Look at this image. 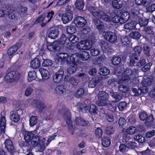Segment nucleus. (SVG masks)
<instances>
[{"mask_svg":"<svg viewBox=\"0 0 155 155\" xmlns=\"http://www.w3.org/2000/svg\"><path fill=\"white\" fill-rule=\"evenodd\" d=\"M91 15L95 18H97L100 20L107 22H111V17L104 11L95 7H92L90 10Z\"/></svg>","mask_w":155,"mask_h":155,"instance_id":"1","label":"nucleus"},{"mask_svg":"<svg viewBox=\"0 0 155 155\" xmlns=\"http://www.w3.org/2000/svg\"><path fill=\"white\" fill-rule=\"evenodd\" d=\"M31 142V143L34 146L37 147V151H42L45 148V141L44 140L39 141V138L37 136H34Z\"/></svg>","mask_w":155,"mask_h":155,"instance_id":"2","label":"nucleus"},{"mask_svg":"<svg viewBox=\"0 0 155 155\" xmlns=\"http://www.w3.org/2000/svg\"><path fill=\"white\" fill-rule=\"evenodd\" d=\"M21 74L17 71H12L8 73L5 77V80L7 82L16 81L20 77Z\"/></svg>","mask_w":155,"mask_h":155,"instance_id":"3","label":"nucleus"},{"mask_svg":"<svg viewBox=\"0 0 155 155\" xmlns=\"http://www.w3.org/2000/svg\"><path fill=\"white\" fill-rule=\"evenodd\" d=\"M103 36L105 39L110 43L115 42L117 40V36L116 34L110 31L104 32Z\"/></svg>","mask_w":155,"mask_h":155,"instance_id":"4","label":"nucleus"},{"mask_svg":"<svg viewBox=\"0 0 155 155\" xmlns=\"http://www.w3.org/2000/svg\"><path fill=\"white\" fill-rule=\"evenodd\" d=\"M148 89L146 87H143L142 88H133L131 93L133 96H137L143 94L147 92Z\"/></svg>","mask_w":155,"mask_h":155,"instance_id":"5","label":"nucleus"},{"mask_svg":"<svg viewBox=\"0 0 155 155\" xmlns=\"http://www.w3.org/2000/svg\"><path fill=\"white\" fill-rule=\"evenodd\" d=\"M74 23L77 27L81 28L85 26L87 22L86 20L84 17L78 16L74 19Z\"/></svg>","mask_w":155,"mask_h":155,"instance_id":"6","label":"nucleus"},{"mask_svg":"<svg viewBox=\"0 0 155 155\" xmlns=\"http://www.w3.org/2000/svg\"><path fill=\"white\" fill-rule=\"evenodd\" d=\"M77 48L81 50H87L90 49L91 45L89 42L86 41H82L77 44Z\"/></svg>","mask_w":155,"mask_h":155,"instance_id":"7","label":"nucleus"},{"mask_svg":"<svg viewBox=\"0 0 155 155\" xmlns=\"http://www.w3.org/2000/svg\"><path fill=\"white\" fill-rule=\"evenodd\" d=\"M5 147L7 150L11 153L15 152V149L11 140L9 139H6L5 141Z\"/></svg>","mask_w":155,"mask_h":155,"instance_id":"8","label":"nucleus"},{"mask_svg":"<svg viewBox=\"0 0 155 155\" xmlns=\"http://www.w3.org/2000/svg\"><path fill=\"white\" fill-rule=\"evenodd\" d=\"M64 73L63 69L61 68L53 77L54 81L56 83L60 82L62 80Z\"/></svg>","mask_w":155,"mask_h":155,"instance_id":"9","label":"nucleus"},{"mask_svg":"<svg viewBox=\"0 0 155 155\" xmlns=\"http://www.w3.org/2000/svg\"><path fill=\"white\" fill-rule=\"evenodd\" d=\"M94 24L96 26V28L99 31H102L104 28V23L97 18H95L92 19Z\"/></svg>","mask_w":155,"mask_h":155,"instance_id":"10","label":"nucleus"},{"mask_svg":"<svg viewBox=\"0 0 155 155\" xmlns=\"http://www.w3.org/2000/svg\"><path fill=\"white\" fill-rule=\"evenodd\" d=\"M58 112L61 114L66 120L71 118L70 117L71 114L69 110L65 107H62L61 109L59 110Z\"/></svg>","mask_w":155,"mask_h":155,"instance_id":"11","label":"nucleus"},{"mask_svg":"<svg viewBox=\"0 0 155 155\" xmlns=\"http://www.w3.org/2000/svg\"><path fill=\"white\" fill-rule=\"evenodd\" d=\"M102 77L100 76V77H96L90 80L88 82V86L89 88H94L97 85L100 83L101 78Z\"/></svg>","mask_w":155,"mask_h":155,"instance_id":"12","label":"nucleus"},{"mask_svg":"<svg viewBox=\"0 0 155 155\" xmlns=\"http://www.w3.org/2000/svg\"><path fill=\"white\" fill-rule=\"evenodd\" d=\"M129 58L127 62L128 65L130 67L137 66V61L138 60V58L130 54L129 56Z\"/></svg>","mask_w":155,"mask_h":155,"instance_id":"13","label":"nucleus"},{"mask_svg":"<svg viewBox=\"0 0 155 155\" xmlns=\"http://www.w3.org/2000/svg\"><path fill=\"white\" fill-rule=\"evenodd\" d=\"M58 56L61 58V64L65 63L70 64V62L69 60V54L67 53H60L58 54Z\"/></svg>","mask_w":155,"mask_h":155,"instance_id":"14","label":"nucleus"},{"mask_svg":"<svg viewBox=\"0 0 155 155\" xmlns=\"http://www.w3.org/2000/svg\"><path fill=\"white\" fill-rule=\"evenodd\" d=\"M121 70L124 71L123 74L125 75H127L131 77V76L133 74L134 76H136L137 75L138 70L135 69H134V71L132 70L127 68L126 69H124V68H122Z\"/></svg>","mask_w":155,"mask_h":155,"instance_id":"15","label":"nucleus"},{"mask_svg":"<svg viewBox=\"0 0 155 155\" xmlns=\"http://www.w3.org/2000/svg\"><path fill=\"white\" fill-rule=\"evenodd\" d=\"M73 18L72 13H65L62 15L61 19L64 24H66L71 21Z\"/></svg>","mask_w":155,"mask_h":155,"instance_id":"16","label":"nucleus"},{"mask_svg":"<svg viewBox=\"0 0 155 155\" xmlns=\"http://www.w3.org/2000/svg\"><path fill=\"white\" fill-rule=\"evenodd\" d=\"M75 122L76 125L83 126H87L89 124L88 121L85 120L81 117H77L75 120Z\"/></svg>","mask_w":155,"mask_h":155,"instance_id":"17","label":"nucleus"},{"mask_svg":"<svg viewBox=\"0 0 155 155\" xmlns=\"http://www.w3.org/2000/svg\"><path fill=\"white\" fill-rule=\"evenodd\" d=\"M47 48L51 51L55 52L60 49V46L55 41L50 43L49 45H48L47 46Z\"/></svg>","mask_w":155,"mask_h":155,"instance_id":"18","label":"nucleus"},{"mask_svg":"<svg viewBox=\"0 0 155 155\" xmlns=\"http://www.w3.org/2000/svg\"><path fill=\"white\" fill-rule=\"evenodd\" d=\"M64 81L67 83H69L72 86H75L77 85L78 82L75 78L68 76H66L64 78Z\"/></svg>","mask_w":155,"mask_h":155,"instance_id":"19","label":"nucleus"},{"mask_svg":"<svg viewBox=\"0 0 155 155\" xmlns=\"http://www.w3.org/2000/svg\"><path fill=\"white\" fill-rule=\"evenodd\" d=\"M10 117L11 120L15 122H18L20 120V116L17 112L15 110H12L10 113Z\"/></svg>","mask_w":155,"mask_h":155,"instance_id":"20","label":"nucleus"},{"mask_svg":"<svg viewBox=\"0 0 155 155\" xmlns=\"http://www.w3.org/2000/svg\"><path fill=\"white\" fill-rule=\"evenodd\" d=\"M111 15V22L115 23H117L119 22L121 24V18L120 15L112 13Z\"/></svg>","mask_w":155,"mask_h":155,"instance_id":"21","label":"nucleus"},{"mask_svg":"<svg viewBox=\"0 0 155 155\" xmlns=\"http://www.w3.org/2000/svg\"><path fill=\"white\" fill-rule=\"evenodd\" d=\"M139 11L136 9V8H134L131 10L130 13V15L132 17L134 21H137L139 19Z\"/></svg>","mask_w":155,"mask_h":155,"instance_id":"22","label":"nucleus"},{"mask_svg":"<svg viewBox=\"0 0 155 155\" xmlns=\"http://www.w3.org/2000/svg\"><path fill=\"white\" fill-rule=\"evenodd\" d=\"M36 108L39 112L46 110L47 107L44 103L40 101H38L36 103Z\"/></svg>","mask_w":155,"mask_h":155,"instance_id":"23","label":"nucleus"},{"mask_svg":"<svg viewBox=\"0 0 155 155\" xmlns=\"http://www.w3.org/2000/svg\"><path fill=\"white\" fill-rule=\"evenodd\" d=\"M110 95L114 99L113 101L114 102H117L119 101L122 98V96L117 92H114L113 90L110 91Z\"/></svg>","mask_w":155,"mask_h":155,"instance_id":"24","label":"nucleus"},{"mask_svg":"<svg viewBox=\"0 0 155 155\" xmlns=\"http://www.w3.org/2000/svg\"><path fill=\"white\" fill-rule=\"evenodd\" d=\"M40 62L38 58H35L30 62V66L33 69H37L40 66Z\"/></svg>","mask_w":155,"mask_h":155,"instance_id":"25","label":"nucleus"},{"mask_svg":"<svg viewBox=\"0 0 155 155\" xmlns=\"http://www.w3.org/2000/svg\"><path fill=\"white\" fill-rule=\"evenodd\" d=\"M34 136V134L31 132H25L24 134V139L26 142L25 146H28V143L31 140Z\"/></svg>","mask_w":155,"mask_h":155,"instance_id":"26","label":"nucleus"},{"mask_svg":"<svg viewBox=\"0 0 155 155\" xmlns=\"http://www.w3.org/2000/svg\"><path fill=\"white\" fill-rule=\"evenodd\" d=\"M59 31L58 29H55L51 31L48 35L49 38L51 39H55L59 35Z\"/></svg>","mask_w":155,"mask_h":155,"instance_id":"27","label":"nucleus"},{"mask_svg":"<svg viewBox=\"0 0 155 155\" xmlns=\"http://www.w3.org/2000/svg\"><path fill=\"white\" fill-rule=\"evenodd\" d=\"M141 51V47L139 46H136L133 48V51L130 54L138 58Z\"/></svg>","mask_w":155,"mask_h":155,"instance_id":"28","label":"nucleus"},{"mask_svg":"<svg viewBox=\"0 0 155 155\" xmlns=\"http://www.w3.org/2000/svg\"><path fill=\"white\" fill-rule=\"evenodd\" d=\"M66 88L62 85L57 86L55 88V92L57 94H64L65 93Z\"/></svg>","mask_w":155,"mask_h":155,"instance_id":"29","label":"nucleus"},{"mask_svg":"<svg viewBox=\"0 0 155 155\" xmlns=\"http://www.w3.org/2000/svg\"><path fill=\"white\" fill-rule=\"evenodd\" d=\"M136 24V23L135 21H132L124 25V28L125 29L131 30L135 28Z\"/></svg>","mask_w":155,"mask_h":155,"instance_id":"30","label":"nucleus"},{"mask_svg":"<svg viewBox=\"0 0 155 155\" xmlns=\"http://www.w3.org/2000/svg\"><path fill=\"white\" fill-rule=\"evenodd\" d=\"M42 78L44 79H47L50 76V74L49 71L44 68H40L39 70Z\"/></svg>","mask_w":155,"mask_h":155,"instance_id":"31","label":"nucleus"},{"mask_svg":"<svg viewBox=\"0 0 155 155\" xmlns=\"http://www.w3.org/2000/svg\"><path fill=\"white\" fill-rule=\"evenodd\" d=\"M78 57H79L82 60L85 61L88 59L90 55L87 52L83 51L80 54H78Z\"/></svg>","mask_w":155,"mask_h":155,"instance_id":"32","label":"nucleus"},{"mask_svg":"<svg viewBox=\"0 0 155 155\" xmlns=\"http://www.w3.org/2000/svg\"><path fill=\"white\" fill-rule=\"evenodd\" d=\"M78 106L79 107L78 109L79 112L81 111L83 112H86L89 108V107L86 104H83L82 103H78Z\"/></svg>","mask_w":155,"mask_h":155,"instance_id":"33","label":"nucleus"},{"mask_svg":"<svg viewBox=\"0 0 155 155\" xmlns=\"http://www.w3.org/2000/svg\"><path fill=\"white\" fill-rule=\"evenodd\" d=\"M121 16V23L122 24L126 22L129 19L130 16V14L127 12H124L120 15Z\"/></svg>","mask_w":155,"mask_h":155,"instance_id":"34","label":"nucleus"},{"mask_svg":"<svg viewBox=\"0 0 155 155\" xmlns=\"http://www.w3.org/2000/svg\"><path fill=\"white\" fill-rule=\"evenodd\" d=\"M99 99H103L108 100L109 95L107 93L104 91H100L98 94Z\"/></svg>","mask_w":155,"mask_h":155,"instance_id":"35","label":"nucleus"},{"mask_svg":"<svg viewBox=\"0 0 155 155\" xmlns=\"http://www.w3.org/2000/svg\"><path fill=\"white\" fill-rule=\"evenodd\" d=\"M153 117L152 115H151L148 117L147 116V117L145 120V125L148 127H150L153 124Z\"/></svg>","mask_w":155,"mask_h":155,"instance_id":"36","label":"nucleus"},{"mask_svg":"<svg viewBox=\"0 0 155 155\" xmlns=\"http://www.w3.org/2000/svg\"><path fill=\"white\" fill-rule=\"evenodd\" d=\"M66 122L68 125L69 130L71 132L72 135L74 134L73 131L75 128V125L73 123V122L71 120V118L68 120H67Z\"/></svg>","mask_w":155,"mask_h":155,"instance_id":"37","label":"nucleus"},{"mask_svg":"<svg viewBox=\"0 0 155 155\" xmlns=\"http://www.w3.org/2000/svg\"><path fill=\"white\" fill-rule=\"evenodd\" d=\"M110 72V70L105 67L101 68L99 71L100 74L103 76L107 75Z\"/></svg>","mask_w":155,"mask_h":155,"instance_id":"38","label":"nucleus"},{"mask_svg":"<svg viewBox=\"0 0 155 155\" xmlns=\"http://www.w3.org/2000/svg\"><path fill=\"white\" fill-rule=\"evenodd\" d=\"M111 61L114 65L117 66L121 64V58L120 57L118 56L114 57L111 59Z\"/></svg>","mask_w":155,"mask_h":155,"instance_id":"39","label":"nucleus"},{"mask_svg":"<svg viewBox=\"0 0 155 155\" xmlns=\"http://www.w3.org/2000/svg\"><path fill=\"white\" fill-rule=\"evenodd\" d=\"M67 40V38L65 35L62 34L60 38L56 41L58 44L60 46L61 45L64 44Z\"/></svg>","mask_w":155,"mask_h":155,"instance_id":"40","label":"nucleus"},{"mask_svg":"<svg viewBox=\"0 0 155 155\" xmlns=\"http://www.w3.org/2000/svg\"><path fill=\"white\" fill-rule=\"evenodd\" d=\"M75 7L80 10H82L84 6V2L83 0H77L75 3Z\"/></svg>","mask_w":155,"mask_h":155,"instance_id":"41","label":"nucleus"},{"mask_svg":"<svg viewBox=\"0 0 155 155\" xmlns=\"http://www.w3.org/2000/svg\"><path fill=\"white\" fill-rule=\"evenodd\" d=\"M18 48L16 45L10 48L7 51V54L9 56L12 55L17 51Z\"/></svg>","mask_w":155,"mask_h":155,"instance_id":"42","label":"nucleus"},{"mask_svg":"<svg viewBox=\"0 0 155 155\" xmlns=\"http://www.w3.org/2000/svg\"><path fill=\"white\" fill-rule=\"evenodd\" d=\"M134 139L139 143H143L145 140V137H143L141 134H138L134 136Z\"/></svg>","mask_w":155,"mask_h":155,"instance_id":"43","label":"nucleus"},{"mask_svg":"<svg viewBox=\"0 0 155 155\" xmlns=\"http://www.w3.org/2000/svg\"><path fill=\"white\" fill-rule=\"evenodd\" d=\"M102 144L104 147H108L110 144V139L107 137H103L102 139Z\"/></svg>","mask_w":155,"mask_h":155,"instance_id":"44","label":"nucleus"},{"mask_svg":"<svg viewBox=\"0 0 155 155\" xmlns=\"http://www.w3.org/2000/svg\"><path fill=\"white\" fill-rule=\"evenodd\" d=\"M68 39L69 41L73 44L77 43L79 40L78 37L72 34H70L68 36Z\"/></svg>","mask_w":155,"mask_h":155,"instance_id":"45","label":"nucleus"},{"mask_svg":"<svg viewBox=\"0 0 155 155\" xmlns=\"http://www.w3.org/2000/svg\"><path fill=\"white\" fill-rule=\"evenodd\" d=\"M76 31L75 27L73 25H70L67 26L66 28L67 32L70 35L74 33Z\"/></svg>","mask_w":155,"mask_h":155,"instance_id":"46","label":"nucleus"},{"mask_svg":"<svg viewBox=\"0 0 155 155\" xmlns=\"http://www.w3.org/2000/svg\"><path fill=\"white\" fill-rule=\"evenodd\" d=\"M28 80L29 81L35 80L37 77L36 72L34 71H29L28 73Z\"/></svg>","mask_w":155,"mask_h":155,"instance_id":"47","label":"nucleus"},{"mask_svg":"<svg viewBox=\"0 0 155 155\" xmlns=\"http://www.w3.org/2000/svg\"><path fill=\"white\" fill-rule=\"evenodd\" d=\"M130 36L133 38L138 40L140 38L141 35L138 32L134 31L130 33Z\"/></svg>","mask_w":155,"mask_h":155,"instance_id":"48","label":"nucleus"},{"mask_svg":"<svg viewBox=\"0 0 155 155\" xmlns=\"http://www.w3.org/2000/svg\"><path fill=\"white\" fill-rule=\"evenodd\" d=\"M127 104L125 101H120L118 104V107L120 111H123L127 107Z\"/></svg>","mask_w":155,"mask_h":155,"instance_id":"49","label":"nucleus"},{"mask_svg":"<svg viewBox=\"0 0 155 155\" xmlns=\"http://www.w3.org/2000/svg\"><path fill=\"white\" fill-rule=\"evenodd\" d=\"M139 117L142 121H144L147 117V115L146 112L141 111L139 113Z\"/></svg>","mask_w":155,"mask_h":155,"instance_id":"50","label":"nucleus"},{"mask_svg":"<svg viewBox=\"0 0 155 155\" xmlns=\"http://www.w3.org/2000/svg\"><path fill=\"white\" fill-rule=\"evenodd\" d=\"M138 21L139 23L140 26L142 27L145 26L147 25L148 23V20L147 19L144 18H139Z\"/></svg>","mask_w":155,"mask_h":155,"instance_id":"51","label":"nucleus"},{"mask_svg":"<svg viewBox=\"0 0 155 155\" xmlns=\"http://www.w3.org/2000/svg\"><path fill=\"white\" fill-rule=\"evenodd\" d=\"M37 118L36 116H32L29 119V124L31 127L34 126L37 123Z\"/></svg>","mask_w":155,"mask_h":155,"instance_id":"52","label":"nucleus"},{"mask_svg":"<svg viewBox=\"0 0 155 155\" xmlns=\"http://www.w3.org/2000/svg\"><path fill=\"white\" fill-rule=\"evenodd\" d=\"M121 44L124 45H127L130 43L129 38L126 36H122L121 37Z\"/></svg>","mask_w":155,"mask_h":155,"instance_id":"53","label":"nucleus"},{"mask_svg":"<svg viewBox=\"0 0 155 155\" xmlns=\"http://www.w3.org/2000/svg\"><path fill=\"white\" fill-rule=\"evenodd\" d=\"M98 111L97 108L96 106L94 104H91L90 106L89 112L91 113L96 114Z\"/></svg>","mask_w":155,"mask_h":155,"instance_id":"54","label":"nucleus"},{"mask_svg":"<svg viewBox=\"0 0 155 155\" xmlns=\"http://www.w3.org/2000/svg\"><path fill=\"white\" fill-rule=\"evenodd\" d=\"M105 132L107 134L110 135L115 132V130L112 126H108L105 128Z\"/></svg>","mask_w":155,"mask_h":155,"instance_id":"55","label":"nucleus"},{"mask_svg":"<svg viewBox=\"0 0 155 155\" xmlns=\"http://www.w3.org/2000/svg\"><path fill=\"white\" fill-rule=\"evenodd\" d=\"M53 63L52 61L51 60L46 59L44 60L42 62V65L43 66H51L52 65Z\"/></svg>","mask_w":155,"mask_h":155,"instance_id":"56","label":"nucleus"},{"mask_svg":"<svg viewBox=\"0 0 155 155\" xmlns=\"http://www.w3.org/2000/svg\"><path fill=\"white\" fill-rule=\"evenodd\" d=\"M118 90L119 91L124 93L128 92L129 91L128 88L126 86L123 85H120L118 86Z\"/></svg>","mask_w":155,"mask_h":155,"instance_id":"57","label":"nucleus"},{"mask_svg":"<svg viewBox=\"0 0 155 155\" xmlns=\"http://www.w3.org/2000/svg\"><path fill=\"white\" fill-rule=\"evenodd\" d=\"M99 45L103 50H105L108 47L107 42L104 40H101L99 42Z\"/></svg>","mask_w":155,"mask_h":155,"instance_id":"58","label":"nucleus"},{"mask_svg":"<svg viewBox=\"0 0 155 155\" xmlns=\"http://www.w3.org/2000/svg\"><path fill=\"white\" fill-rule=\"evenodd\" d=\"M112 6L114 8L119 9L122 7V5L119 4L117 0H112Z\"/></svg>","mask_w":155,"mask_h":155,"instance_id":"59","label":"nucleus"},{"mask_svg":"<svg viewBox=\"0 0 155 155\" xmlns=\"http://www.w3.org/2000/svg\"><path fill=\"white\" fill-rule=\"evenodd\" d=\"M84 93V89L82 88H79L76 92V96L77 97H81L83 96Z\"/></svg>","mask_w":155,"mask_h":155,"instance_id":"60","label":"nucleus"},{"mask_svg":"<svg viewBox=\"0 0 155 155\" xmlns=\"http://www.w3.org/2000/svg\"><path fill=\"white\" fill-rule=\"evenodd\" d=\"M120 151L121 152H124L128 151V149L126 143L125 144H121L119 146Z\"/></svg>","mask_w":155,"mask_h":155,"instance_id":"61","label":"nucleus"},{"mask_svg":"<svg viewBox=\"0 0 155 155\" xmlns=\"http://www.w3.org/2000/svg\"><path fill=\"white\" fill-rule=\"evenodd\" d=\"M107 101L103 99H99V100L96 101V104L99 106H104L107 105Z\"/></svg>","mask_w":155,"mask_h":155,"instance_id":"62","label":"nucleus"},{"mask_svg":"<svg viewBox=\"0 0 155 155\" xmlns=\"http://www.w3.org/2000/svg\"><path fill=\"white\" fill-rule=\"evenodd\" d=\"M78 54H73L71 55L69 58V60L70 62V64L71 63L74 64L75 63V61L76 59L77 56L78 57Z\"/></svg>","mask_w":155,"mask_h":155,"instance_id":"63","label":"nucleus"},{"mask_svg":"<svg viewBox=\"0 0 155 155\" xmlns=\"http://www.w3.org/2000/svg\"><path fill=\"white\" fill-rule=\"evenodd\" d=\"M152 64V63L150 62L147 63L141 68V71H142L143 72H146L148 71L150 69V67Z\"/></svg>","mask_w":155,"mask_h":155,"instance_id":"64","label":"nucleus"}]
</instances>
